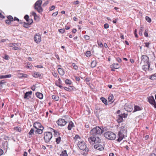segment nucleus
Segmentation results:
<instances>
[{"instance_id": "15", "label": "nucleus", "mask_w": 156, "mask_h": 156, "mask_svg": "<svg viewBox=\"0 0 156 156\" xmlns=\"http://www.w3.org/2000/svg\"><path fill=\"white\" fill-rule=\"evenodd\" d=\"M120 130L119 132V133H122L124 134L127 135V131L126 129V127H125L124 126H122L120 127Z\"/></svg>"}, {"instance_id": "50", "label": "nucleus", "mask_w": 156, "mask_h": 156, "mask_svg": "<svg viewBox=\"0 0 156 156\" xmlns=\"http://www.w3.org/2000/svg\"><path fill=\"white\" fill-rule=\"evenodd\" d=\"M24 18L27 21H28V20L29 19V16L27 15H26L24 16Z\"/></svg>"}, {"instance_id": "11", "label": "nucleus", "mask_w": 156, "mask_h": 156, "mask_svg": "<svg viewBox=\"0 0 156 156\" xmlns=\"http://www.w3.org/2000/svg\"><path fill=\"white\" fill-rule=\"evenodd\" d=\"M33 126L36 129H38L39 128H43V129H44L43 127L42 126L41 124L39 122H35L33 125Z\"/></svg>"}, {"instance_id": "13", "label": "nucleus", "mask_w": 156, "mask_h": 156, "mask_svg": "<svg viewBox=\"0 0 156 156\" xmlns=\"http://www.w3.org/2000/svg\"><path fill=\"white\" fill-rule=\"evenodd\" d=\"M94 148L99 151H102L104 149L103 146L100 144H95L94 146Z\"/></svg>"}, {"instance_id": "63", "label": "nucleus", "mask_w": 156, "mask_h": 156, "mask_svg": "<svg viewBox=\"0 0 156 156\" xmlns=\"http://www.w3.org/2000/svg\"><path fill=\"white\" fill-rule=\"evenodd\" d=\"M150 43H145V46L147 47H149V45Z\"/></svg>"}, {"instance_id": "39", "label": "nucleus", "mask_w": 156, "mask_h": 156, "mask_svg": "<svg viewBox=\"0 0 156 156\" xmlns=\"http://www.w3.org/2000/svg\"><path fill=\"white\" fill-rule=\"evenodd\" d=\"M91 53L90 51H87L86 53V56L87 57H89L91 56Z\"/></svg>"}, {"instance_id": "21", "label": "nucleus", "mask_w": 156, "mask_h": 156, "mask_svg": "<svg viewBox=\"0 0 156 156\" xmlns=\"http://www.w3.org/2000/svg\"><path fill=\"white\" fill-rule=\"evenodd\" d=\"M144 30V26L143 25L140 26V29L139 31V34L140 36L143 35V32Z\"/></svg>"}, {"instance_id": "47", "label": "nucleus", "mask_w": 156, "mask_h": 156, "mask_svg": "<svg viewBox=\"0 0 156 156\" xmlns=\"http://www.w3.org/2000/svg\"><path fill=\"white\" fill-rule=\"evenodd\" d=\"M55 8V6L54 5H52L51 7L49 8V9L50 11H52L54 10Z\"/></svg>"}, {"instance_id": "30", "label": "nucleus", "mask_w": 156, "mask_h": 156, "mask_svg": "<svg viewBox=\"0 0 156 156\" xmlns=\"http://www.w3.org/2000/svg\"><path fill=\"white\" fill-rule=\"evenodd\" d=\"M34 129L33 128L31 129L30 131L28 133V134L30 135V136H29V137L30 138L31 136L30 135H32L34 133Z\"/></svg>"}, {"instance_id": "7", "label": "nucleus", "mask_w": 156, "mask_h": 156, "mask_svg": "<svg viewBox=\"0 0 156 156\" xmlns=\"http://www.w3.org/2000/svg\"><path fill=\"white\" fill-rule=\"evenodd\" d=\"M149 58L146 55H142L141 57V64H145L149 63Z\"/></svg>"}, {"instance_id": "49", "label": "nucleus", "mask_w": 156, "mask_h": 156, "mask_svg": "<svg viewBox=\"0 0 156 156\" xmlns=\"http://www.w3.org/2000/svg\"><path fill=\"white\" fill-rule=\"evenodd\" d=\"M73 3L75 5H76L78 4L79 3V2L78 0L74 1L73 2Z\"/></svg>"}, {"instance_id": "38", "label": "nucleus", "mask_w": 156, "mask_h": 156, "mask_svg": "<svg viewBox=\"0 0 156 156\" xmlns=\"http://www.w3.org/2000/svg\"><path fill=\"white\" fill-rule=\"evenodd\" d=\"M65 83L66 84H71L72 82L70 80L68 79H66L65 80Z\"/></svg>"}, {"instance_id": "48", "label": "nucleus", "mask_w": 156, "mask_h": 156, "mask_svg": "<svg viewBox=\"0 0 156 156\" xmlns=\"http://www.w3.org/2000/svg\"><path fill=\"white\" fill-rule=\"evenodd\" d=\"M3 58L6 60H8L9 58V56L7 55H5Z\"/></svg>"}, {"instance_id": "24", "label": "nucleus", "mask_w": 156, "mask_h": 156, "mask_svg": "<svg viewBox=\"0 0 156 156\" xmlns=\"http://www.w3.org/2000/svg\"><path fill=\"white\" fill-rule=\"evenodd\" d=\"M42 3V1L41 0H38L35 3L34 6H41Z\"/></svg>"}, {"instance_id": "16", "label": "nucleus", "mask_w": 156, "mask_h": 156, "mask_svg": "<svg viewBox=\"0 0 156 156\" xmlns=\"http://www.w3.org/2000/svg\"><path fill=\"white\" fill-rule=\"evenodd\" d=\"M34 7L35 9L39 13H41L43 11V9L41 6H34Z\"/></svg>"}, {"instance_id": "51", "label": "nucleus", "mask_w": 156, "mask_h": 156, "mask_svg": "<svg viewBox=\"0 0 156 156\" xmlns=\"http://www.w3.org/2000/svg\"><path fill=\"white\" fill-rule=\"evenodd\" d=\"M104 27L105 29L108 28L109 27V25L107 23H105L104 25Z\"/></svg>"}, {"instance_id": "33", "label": "nucleus", "mask_w": 156, "mask_h": 156, "mask_svg": "<svg viewBox=\"0 0 156 156\" xmlns=\"http://www.w3.org/2000/svg\"><path fill=\"white\" fill-rule=\"evenodd\" d=\"M19 75H20V76H19V77H20V78H21V77L27 78V75L26 74L20 73V74H19Z\"/></svg>"}, {"instance_id": "54", "label": "nucleus", "mask_w": 156, "mask_h": 156, "mask_svg": "<svg viewBox=\"0 0 156 156\" xmlns=\"http://www.w3.org/2000/svg\"><path fill=\"white\" fill-rule=\"evenodd\" d=\"M58 14V12H56L54 13H53L52 14V16H56Z\"/></svg>"}, {"instance_id": "53", "label": "nucleus", "mask_w": 156, "mask_h": 156, "mask_svg": "<svg viewBox=\"0 0 156 156\" xmlns=\"http://www.w3.org/2000/svg\"><path fill=\"white\" fill-rule=\"evenodd\" d=\"M98 44L100 47H102L103 46L102 43L101 42H98Z\"/></svg>"}, {"instance_id": "29", "label": "nucleus", "mask_w": 156, "mask_h": 156, "mask_svg": "<svg viewBox=\"0 0 156 156\" xmlns=\"http://www.w3.org/2000/svg\"><path fill=\"white\" fill-rule=\"evenodd\" d=\"M52 98L53 99L56 101H58L59 99V97L58 96H56L55 95H52Z\"/></svg>"}, {"instance_id": "58", "label": "nucleus", "mask_w": 156, "mask_h": 156, "mask_svg": "<svg viewBox=\"0 0 156 156\" xmlns=\"http://www.w3.org/2000/svg\"><path fill=\"white\" fill-rule=\"evenodd\" d=\"M52 74L53 76L55 77H57V74L55 72H53L52 73Z\"/></svg>"}, {"instance_id": "40", "label": "nucleus", "mask_w": 156, "mask_h": 156, "mask_svg": "<svg viewBox=\"0 0 156 156\" xmlns=\"http://www.w3.org/2000/svg\"><path fill=\"white\" fill-rule=\"evenodd\" d=\"M72 66L73 67V68L75 69H78V67L76 65L75 63H72Z\"/></svg>"}, {"instance_id": "57", "label": "nucleus", "mask_w": 156, "mask_h": 156, "mask_svg": "<svg viewBox=\"0 0 156 156\" xmlns=\"http://www.w3.org/2000/svg\"><path fill=\"white\" fill-rule=\"evenodd\" d=\"M19 48H18V47L16 46H14L13 47V48L12 49H13V50H17L18 49H19Z\"/></svg>"}, {"instance_id": "3", "label": "nucleus", "mask_w": 156, "mask_h": 156, "mask_svg": "<svg viewBox=\"0 0 156 156\" xmlns=\"http://www.w3.org/2000/svg\"><path fill=\"white\" fill-rule=\"evenodd\" d=\"M105 137L108 140H114L116 137V135L114 133L110 131L105 132L104 134Z\"/></svg>"}, {"instance_id": "37", "label": "nucleus", "mask_w": 156, "mask_h": 156, "mask_svg": "<svg viewBox=\"0 0 156 156\" xmlns=\"http://www.w3.org/2000/svg\"><path fill=\"white\" fill-rule=\"evenodd\" d=\"M145 19L149 23H151V19L148 16H146V17Z\"/></svg>"}, {"instance_id": "10", "label": "nucleus", "mask_w": 156, "mask_h": 156, "mask_svg": "<svg viewBox=\"0 0 156 156\" xmlns=\"http://www.w3.org/2000/svg\"><path fill=\"white\" fill-rule=\"evenodd\" d=\"M57 123L59 126H63L66 124L67 122L64 119H61L58 120Z\"/></svg>"}, {"instance_id": "19", "label": "nucleus", "mask_w": 156, "mask_h": 156, "mask_svg": "<svg viewBox=\"0 0 156 156\" xmlns=\"http://www.w3.org/2000/svg\"><path fill=\"white\" fill-rule=\"evenodd\" d=\"M36 95L38 98L40 99H41L43 98V94L42 93L40 92H37L36 93Z\"/></svg>"}, {"instance_id": "14", "label": "nucleus", "mask_w": 156, "mask_h": 156, "mask_svg": "<svg viewBox=\"0 0 156 156\" xmlns=\"http://www.w3.org/2000/svg\"><path fill=\"white\" fill-rule=\"evenodd\" d=\"M119 138L118 139V141L119 142L121 141L122 139L125 136H126L127 135L124 134L123 133H119Z\"/></svg>"}, {"instance_id": "59", "label": "nucleus", "mask_w": 156, "mask_h": 156, "mask_svg": "<svg viewBox=\"0 0 156 156\" xmlns=\"http://www.w3.org/2000/svg\"><path fill=\"white\" fill-rule=\"evenodd\" d=\"M11 22V21H10V20H9L8 19V20H5L6 23L8 24H9Z\"/></svg>"}, {"instance_id": "28", "label": "nucleus", "mask_w": 156, "mask_h": 156, "mask_svg": "<svg viewBox=\"0 0 156 156\" xmlns=\"http://www.w3.org/2000/svg\"><path fill=\"white\" fill-rule=\"evenodd\" d=\"M101 100L102 102L105 104V105H107V100L103 97H101Z\"/></svg>"}, {"instance_id": "56", "label": "nucleus", "mask_w": 156, "mask_h": 156, "mask_svg": "<svg viewBox=\"0 0 156 156\" xmlns=\"http://www.w3.org/2000/svg\"><path fill=\"white\" fill-rule=\"evenodd\" d=\"M49 3V2L48 1H47L45 2L43 5L44 6H46Z\"/></svg>"}, {"instance_id": "25", "label": "nucleus", "mask_w": 156, "mask_h": 156, "mask_svg": "<svg viewBox=\"0 0 156 156\" xmlns=\"http://www.w3.org/2000/svg\"><path fill=\"white\" fill-rule=\"evenodd\" d=\"M37 130L35 131V132L39 134H41L43 132V128H41V129H39V128L38 129H36Z\"/></svg>"}, {"instance_id": "8", "label": "nucleus", "mask_w": 156, "mask_h": 156, "mask_svg": "<svg viewBox=\"0 0 156 156\" xmlns=\"http://www.w3.org/2000/svg\"><path fill=\"white\" fill-rule=\"evenodd\" d=\"M142 68L145 71L147 70L151 71L152 70V68L150 67V63L144 64L142 66Z\"/></svg>"}, {"instance_id": "9", "label": "nucleus", "mask_w": 156, "mask_h": 156, "mask_svg": "<svg viewBox=\"0 0 156 156\" xmlns=\"http://www.w3.org/2000/svg\"><path fill=\"white\" fill-rule=\"evenodd\" d=\"M41 36L38 33L35 34L34 37V41L36 43H39L41 41Z\"/></svg>"}, {"instance_id": "12", "label": "nucleus", "mask_w": 156, "mask_h": 156, "mask_svg": "<svg viewBox=\"0 0 156 156\" xmlns=\"http://www.w3.org/2000/svg\"><path fill=\"white\" fill-rule=\"evenodd\" d=\"M127 116V114H125L124 113L122 115V116H121L120 115H119L117 120L118 122L120 123L122 122L123 120V117L125 118Z\"/></svg>"}, {"instance_id": "18", "label": "nucleus", "mask_w": 156, "mask_h": 156, "mask_svg": "<svg viewBox=\"0 0 156 156\" xmlns=\"http://www.w3.org/2000/svg\"><path fill=\"white\" fill-rule=\"evenodd\" d=\"M32 94V91H30L29 92H27L25 94L24 96V98L25 99L27 98V99H28L29 98L28 97H29V96L30 95Z\"/></svg>"}, {"instance_id": "64", "label": "nucleus", "mask_w": 156, "mask_h": 156, "mask_svg": "<svg viewBox=\"0 0 156 156\" xmlns=\"http://www.w3.org/2000/svg\"><path fill=\"white\" fill-rule=\"evenodd\" d=\"M64 88L65 90H66L67 91H69V90H70V89L69 88H68V87H64Z\"/></svg>"}, {"instance_id": "52", "label": "nucleus", "mask_w": 156, "mask_h": 156, "mask_svg": "<svg viewBox=\"0 0 156 156\" xmlns=\"http://www.w3.org/2000/svg\"><path fill=\"white\" fill-rule=\"evenodd\" d=\"M27 23L25 22H24V25L23 27L26 28H28L29 27V26L27 25Z\"/></svg>"}, {"instance_id": "42", "label": "nucleus", "mask_w": 156, "mask_h": 156, "mask_svg": "<svg viewBox=\"0 0 156 156\" xmlns=\"http://www.w3.org/2000/svg\"><path fill=\"white\" fill-rule=\"evenodd\" d=\"M16 45H17V46H18V45L17 44H15V43H14V44L10 43V44H9V46L10 47H13L14 46H15Z\"/></svg>"}, {"instance_id": "45", "label": "nucleus", "mask_w": 156, "mask_h": 156, "mask_svg": "<svg viewBox=\"0 0 156 156\" xmlns=\"http://www.w3.org/2000/svg\"><path fill=\"white\" fill-rule=\"evenodd\" d=\"M84 37L86 40H89L90 39V37L87 35H84Z\"/></svg>"}, {"instance_id": "61", "label": "nucleus", "mask_w": 156, "mask_h": 156, "mask_svg": "<svg viewBox=\"0 0 156 156\" xmlns=\"http://www.w3.org/2000/svg\"><path fill=\"white\" fill-rule=\"evenodd\" d=\"M142 109V107H140L139 106H137V111L141 110Z\"/></svg>"}, {"instance_id": "1", "label": "nucleus", "mask_w": 156, "mask_h": 156, "mask_svg": "<svg viewBox=\"0 0 156 156\" xmlns=\"http://www.w3.org/2000/svg\"><path fill=\"white\" fill-rule=\"evenodd\" d=\"M103 133L102 130L99 126H96L92 129L90 132V137L88 138L89 142L92 144L100 143L101 140L98 136L101 135Z\"/></svg>"}, {"instance_id": "35", "label": "nucleus", "mask_w": 156, "mask_h": 156, "mask_svg": "<svg viewBox=\"0 0 156 156\" xmlns=\"http://www.w3.org/2000/svg\"><path fill=\"white\" fill-rule=\"evenodd\" d=\"M61 140V137L60 136L56 139V142L57 144H59Z\"/></svg>"}, {"instance_id": "41", "label": "nucleus", "mask_w": 156, "mask_h": 156, "mask_svg": "<svg viewBox=\"0 0 156 156\" xmlns=\"http://www.w3.org/2000/svg\"><path fill=\"white\" fill-rule=\"evenodd\" d=\"M8 19L10 20L11 22L13 21V19L12 17L11 16H9L7 17Z\"/></svg>"}, {"instance_id": "44", "label": "nucleus", "mask_w": 156, "mask_h": 156, "mask_svg": "<svg viewBox=\"0 0 156 156\" xmlns=\"http://www.w3.org/2000/svg\"><path fill=\"white\" fill-rule=\"evenodd\" d=\"M114 97L113 95H111L109 96L108 99L110 101H111L113 99Z\"/></svg>"}, {"instance_id": "6", "label": "nucleus", "mask_w": 156, "mask_h": 156, "mask_svg": "<svg viewBox=\"0 0 156 156\" xmlns=\"http://www.w3.org/2000/svg\"><path fill=\"white\" fill-rule=\"evenodd\" d=\"M148 101L151 105H153L155 108H156V102H155L154 97L151 96L148 98Z\"/></svg>"}, {"instance_id": "34", "label": "nucleus", "mask_w": 156, "mask_h": 156, "mask_svg": "<svg viewBox=\"0 0 156 156\" xmlns=\"http://www.w3.org/2000/svg\"><path fill=\"white\" fill-rule=\"evenodd\" d=\"M14 129L19 132H20L21 131V128L19 126H17L15 127Z\"/></svg>"}, {"instance_id": "32", "label": "nucleus", "mask_w": 156, "mask_h": 156, "mask_svg": "<svg viewBox=\"0 0 156 156\" xmlns=\"http://www.w3.org/2000/svg\"><path fill=\"white\" fill-rule=\"evenodd\" d=\"M148 29H146L144 32V35L145 37H148Z\"/></svg>"}, {"instance_id": "43", "label": "nucleus", "mask_w": 156, "mask_h": 156, "mask_svg": "<svg viewBox=\"0 0 156 156\" xmlns=\"http://www.w3.org/2000/svg\"><path fill=\"white\" fill-rule=\"evenodd\" d=\"M32 15L34 16L35 19L36 17H38V16H37L36 13L34 12H32Z\"/></svg>"}, {"instance_id": "27", "label": "nucleus", "mask_w": 156, "mask_h": 156, "mask_svg": "<svg viewBox=\"0 0 156 156\" xmlns=\"http://www.w3.org/2000/svg\"><path fill=\"white\" fill-rule=\"evenodd\" d=\"M149 79L151 80L156 79V73L154 74L149 76Z\"/></svg>"}, {"instance_id": "26", "label": "nucleus", "mask_w": 156, "mask_h": 156, "mask_svg": "<svg viewBox=\"0 0 156 156\" xmlns=\"http://www.w3.org/2000/svg\"><path fill=\"white\" fill-rule=\"evenodd\" d=\"M112 66L115 69H117L119 68V66L118 63L113 64L112 65Z\"/></svg>"}, {"instance_id": "17", "label": "nucleus", "mask_w": 156, "mask_h": 156, "mask_svg": "<svg viewBox=\"0 0 156 156\" xmlns=\"http://www.w3.org/2000/svg\"><path fill=\"white\" fill-rule=\"evenodd\" d=\"M58 71L59 74L61 76H63L64 74V71L61 68H58Z\"/></svg>"}, {"instance_id": "23", "label": "nucleus", "mask_w": 156, "mask_h": 156, "mask_svg": "<svg viewBox=\"0 0 156 156\" xmlns=\"http://www.w3.org/2000/svg\"><path fill=\"white\" fill-rule=\"evenodd\" d=\"M60 155V156H68V155L67 154L66 151L65 150L62 151Z\"/></svg>"}, {"instance_id": "22", "label": "nucleus", "mask_w": 156, "mask_h": 156, "mask_svg": "<svg viewBox=\"0 0 156 156\" xmlns=\"http://www.w3.org/2000/svg\"><path fill=\"white\" fill-rule=\"evenodd\" d=\"M73 126L74 124L73 123L72 121H70L69 123V125L68 127V129L69 130H70Z\"/></svg>"}, {"instance_id": "31", "label": "nucleus", "mask_w": 156, "mask_h": 156, "mask_svg": "<svg viewBox=\"0 0 156 156\" xmlns=\"http://www.w3.org/2000/svg\"><path fill=\"white\" fill-rule=\"evenodd\" d=\"M96 62L95 61H93L91 63V67L94 68L96 66Z\"/></svg>"}, {"instance_id": "5", "label": "nucleus", "mask_w": 156, "mask_h": 156, "mask_svg": "<svg viewBox=\"0 0 156 156\" xmlns=\"http://www.w3.org/2000/svg\"><path fill=\"white\" fill-rule=\"evenodd\" d=\"M134 106V109L133 111V112H134L136 111V105H133L131 104H129L127 105L126 106L125 109L127 111L129 112H131L132 111H133V107Z\"/></svg>"}, {"instance_id": "20", "label": "nucleus", "mask_w": 156, "mask_h": 156, "mask_svg": "<svg viewBox=\"0 0 156 156\" xmlns=\"http://www.w3.org/2000/svg\"><path fill=\"white\" fill-rule=\"evenodd\" d=\"M32 75L35 78H37L38 77H40L41 76V74L38 72H34L33 74Z\"/></svg>"}, {"instance_id": "46", "label": "nucleus", "mask_w": 156, "mask_h": 156, "mask_svg": "<svg viewBox=\"0 0 156 156\" xmlns=\"http://www.w3.org/2000/svg\"><path fill=\"white\" fill-rule=\"evenodd\" d=\"M58 31L59 33L63 34L65 30L62 29H60L58 30Z\"/></svg>"}, {"instance_id": "62", "label": "nucleus", "mask_w": 156, "mask_h": 156, "mask_svg": "<svg viewBox=\"0 0 156 156\" xmlns=\"http://www.w3.org/2000/svg\"><path fill=\"white\" fill-rule=\"evenodd\" d=\"M31 89L33 91H34L35 90L36 88L35 86H33L31 87Z\"/></svg>"}, {"instance_id": "55", "label": "nucleus", "mask_w": 156, "mask_h": 156, "mask_svg": "<svg viewBox=\"0 0 156 156\" xmlns=\"http://www.w3.org/2000/svg\"><path fill=\"white\" fill-rule=\"evenodd\" d=\"M5 76V78H10L12 76V75L11 74L7 75Z\"/></svg>"}, {"instance_id": "2", "label": "nucleus", "mask_w": 156, "mask_h": 156, "mask_svg": "<svg viewBox=\"0 0 156 156\" xmlns=\"http://www.w3.org/2000/svg\"><path fill=\"white\" fill-rule=\"evenodd\" d=\"M78 146L80 150H85L87 152L89 151V149L87 147L86 144L83 141H79L78 144Z\"/></svg>"}, {"instance_id": "36", "label": "nucleus", "mask_w": 156, "mask_h": 156, "mask_svg": "<svg viewBox=\"0 0 156 156\" xmlns=\"http://www.w3.org/2000/svg\"><path fill=\"white\" fill-rule=\"evenodd\" d=\"M27 21L28 22V23H27L28 24V25H30L33 23V20L31 19H29L28 20V21Z\"/></svg>"}, {"instance_id": "4", "label": "nucleus", "mask_w": 156, "mask_h": 156, "mask_svg": "<svg viewBox=\"0 0 156 156\" xmlns=\"http://www.w3.org/2000/svg\"><path fill=\"white\" fill-rule=\"evenodd\" d=\"M52 137V135L51 133L46 132L44 133V139L46 143L49 142Z\"/></svg>"}, {"instance_id": "60", "label": "nucleus", "mask_w": 156, "mask_h": 156, "mask_svg": "<svg viewBox=\"0 0 156 156\" xmlns=\"http://www.w3.org/2000/svg\"><path fill=\"white\" fill-rule=\"evenodd\" d=\"M116 59L118 61V62H120L122 61V60H121V59L120 58H119V57L117 58H116Z\"/></svg>"}]
</instances>
